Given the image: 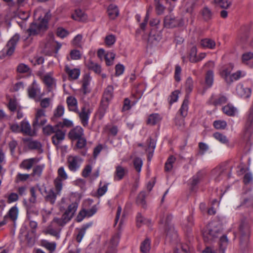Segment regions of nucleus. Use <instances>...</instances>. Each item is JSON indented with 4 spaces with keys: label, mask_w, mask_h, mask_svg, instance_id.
Segmentation results:
<instances>
[{
    "label": "nucleus",
    "mask_w": 253,
    "mask_h": 253,
    "mask_svg": "<svg viewBox=\"0 0 253 253\" xmlns=\"http://www.w3.org/2000/svg\"><path fill=\"white\" fill-rule=\"evenodd\" d=\"M43 133L46 135H54L51 137L52 143L58 146L65 137V132L58 128L57 125L52 126L48 125L42 128Z\"/></svg>",
    "instance_id": "nucleus-1"
},
{
    "label": "nucleus",
    "mask_w": 253,
    "mask_h": 253,
    "mask_svg": "<svg viewBox=\"0 0 253 253\" xmlns=\"http://www.w3.org/2000/svg\"><path fill=\"white\" fill-rule=\"evenodd\" d=\"M78 207L77 203H73L70 205L67 210L63 214L61 218H54L52 222H54L57 227L62 228L68 223L73 217Z\"/></svg>",
    "instance_id": "nucleus-2"
},
{
    "label": "nucleus",
    "mask_w": 253,
    "mask_h": 253,
    "mask_svg": "<svg viewBox=\"0 0 253 253\" xmlns=\"http://www.w3.org/2000/svg\"><path fill=\"white\" fill-rule=\"evenodd\" d=\"M220 230L215 222L209 223L203 232V239L206 243H211L214 238L217 237Z\"/></svg>",
    "instance_id": "nucleus-3"
},
{
    "label": "nucleus",
    "mask_w": 253,
    "mask_h": 253,
    "mask_svg": "<svg viewBox=\"0 0 253 253\" xmlns=\"http://www.w3.org/2000/svg\"><path fill=\"white\" fill-rule=\"evenodd\" d=\"M54 184L56 192H54L53 189L45 191L46 193V195L44 197L45 200L52 205L55 203L56 197L58 195H60L63 186L62 182H61L59 178H56L54 180Z\"/></svg>",
    "instance_id": "nucleus-4"
},
{
    "label": "nucleus",
    "mask_w": 253,
    "mask_h": 253,
    "mask_svg": "<svg viewBox=\"0 0 253 253\" xmlns=\"http://www.w3.org/2000/svg\"><path fill=\"white\" fill-rule=\"evenodd\" d=\"M47 21L42 19L38 23H32L27 29L26 32L29 36L36 35L41 31H45L47 29Z\"/></svg>",
    "instance_id": "nucleus-5"
},
{
    "label": "nucleus",
    "mask_w": 253,
    "mask_h": 253,
    "mask_svg": "<svg viewBox=\"0 0 253 253\" xmlns=\"http://www.w3.org/2000/svg\"><path fill=\"white\" fill-rule=\"evenodd\" d=\"M20 40V35L15 34L7 42L1 51V53L7 56L11 55L15 51L16 46Z\"/></svg>",
    "instance_id": "nucleus-6"
},
{
    "label": "nucleus",
    "mask_w": 253,
    "mask_h": 253,
    "mask_svg": "<svg viewBox=\"0 0 253 253\" xmlns=\"http://www.w3.org/2000/svg\"><path fill=\"white\" fill-rule=\"evenodd\" d=\"M171 219L172 215L168 213H166L163 215V217H162L161 222L162 223L165 224L167 236H171L175 238L177 236V235L173 226L170 223V221Z\"/></svg>",
    "instance_id": "nucleus-7"
},
{
    "label": "nucleus",
    "mask_w": 253,
    "mask_h": 253,
    "mask_svg": "<svg viewBox=\"0 0 253 253\" xmlns=\"http://www.w3.org/2000/svg\"><path fill=\"white\" fill-rule=\"evenodd\" d=\"M249 223L246 218L241 220L239 226V230L241 234V244L246 246L249 234Z\"/></svg>",
    "instance_id": "nucleus-8"
},
{
    "label": "nucleus",
    "mask_w": 253,
    "mask_h": 253,
    "mask_svg": "<svg viewBox=\"0 0 253 253\" xmlns=\"http://www.w3.org/2000/svg\"><path fill=\"white\" fill-rule=\"evenodd\" d=\"M83 161V159L79 156H69L67 160L69 169L74 172L77 171L80 168Z\"/></svg>",
    "instance_id": "nucleus-9"
},
{
    "label": "nucleus",
    "mask_w": 253,
    "mask_h": 253,
    "mask_svg": "<svg viewBox=\"0 0 253 253\" xmlns=\"http://www.w3.org/2000/svg\"><path fill=\"white\" fill-rule=\"evenodd\" d=\"M47 122L45 111L43 109H37L35 114V119L33 122V126L36 127L43 126Z\"/></svg>",
    "instance_id": "nucleus-10"
},
{
    "label": "nucleus",
    "mask_w": 253,
    "mask_h": 253,
    "mask_svg": "<svg viewBox=\"0 0 253 253\" xmlns=\"http://www.w3.org/2000/svg\"><path fill=\"white\" fill-rule=\"evenodd\" d=\"M28 96L30 98L36 99L37 97L39 98L43 96V93L41 92V88L39 84L36 81H34L32 84L28 88Z\"/></svg>",
    "instance_id": "nucleus-11"
},
{
    "label": "nucleus",
    "mask_w": 253,
    "mask_h": 253,
    "mask_svg": "<svg viewBox=\"0 0 253 253\" xmlns=\"http://www.w3.org/2000/svg\"><path fill=\"white\" fill-rule=\"evenodd\" d=\"M180 19L175 17L172 14L166 15L164 19V26L167 28H173L180 26Z\"/></svg>",
    "instance_id": "nucleus-12"
},
{
    "label": "nucleus",
    "mask_w": 253,
    "mask_h": 253,
    "mask_svg": "<svg viewBox=\"0 0 253 253\" xmlns=\"http://www.w3.org/2000/svg\"><path fill=\"white\" fill-rule=\"evenodd\" d=\"M61 228L57 227L54 222H51L50 224L43 230L44 234L50 235L56 238V239H59L60 237V232Z\"/></svg>",
    "instance_id": "nucleus-13"
},
{
    "label": "nucleus",
    "mask_w": 253,
    "mask_h": 253,
    "mask_svg": "<svg viewBox=\"0 0 253 253\" xmlns=\"http://www.w3.org/2000/svg\"><path fill=\"white\" fill-rule=\"evenodd\" d=\"M54 42L52 37L49 39H47L43 41L41 44V47L42 48V51L46 55H51L54 49Z\"/></svg>",
    "instance_id": "nucleus-14"
},
{
    "label": "nucleus",
    "mask_w": 253,
    "mask_h": 253,
    "mask_svg": "<svg viewBox=\"0 0 253 253\" xmlns=\"http://www.w3.org/2000/svg\"><path fill=\"white\" fill-rule=\"evenodd\" d=\"M227 169L226 166H218L212 170L211 176L215 181H219L225 175Z\"/></svg>",
    "instance_id": "nucleus-15"
},
{
    "label": "nucleus",
    "mask_w": 253,
    "mask_h": 253,
    "mask_svg": "<svg viewBox=\"0 0 253 253\" xmlns=\"http://www.w3.org/2000/svg\"><path fill=\"white\" fill-rule=\"evenodd\" d=\"M90 113L91 111L90 109L86 107H83L81 109V111L79 113V116L81 123L84 127L88 126Z\"/></svg>",
    "instance_id": "nucleus-16"
},
{
    "label": "nucleus",
    "mask_w": 253,
    "mask_h": 253,
    "mask_svg": "<svg viewBox=\"0 0 253 253\" xmlns=\"http://www.w3.org/2000/svg\"><path fill=\"white\" fill-rule=\"evenodd\" d=\"M84 134L83 128L80 126H77L69 131L68 136L72 140H76L83 137Z\"/></svg>",
    "instance_id": "nucleus-17"
},
{
    "label": "nucleus",
    "mask_w": 253,
    "mask_h": 253,
    "mask_svg": "<svg viewBox=\"0 0 253 253\" xmlns=\"http://www.w3.org/2000/svg\"><path fill=\"white\" fill-rule=\"evenodd\" d=\"M236 93L237 94L244 98H248L250 96L251 94V90L250 88L244 87L242 84H239L236 86Z\"/></svg>",
    "instance_id": "nucleus-18"
},
{
    "label": "nucleus",
    "mask_w": 253,
    "mask_h": 253,
    "mask_svg": "<svg viewBox=\"0 0 253 253\" xmlns=\"http://www.w3.org/2000/svg\"><path fill=\"white\" fill-rule=\"evenodd\" d=\"M18 208L16 205H15L9 209L8 212L4 216V219L5 220L7 218H9L11 221L15 222L18 218Z\"/></svg>",
    "instance_id": "nucleus-19"
},
{
    "label": "nucleus",
    "mask_w": 253,
    "mask_h": 253,
    "mask_svg": "<svg viewBox=\"0 0 253 253\" xmlns=\"http://www.w3.org/2000/svg\"><path fill=\"white\" fill-rule=\"evenodd\" d=\"M206 57V53H200L197 54V49L195 47L191 48V62L196 63L203 60Z\"/></svg>",
    "instance_id": "nucleus-20"
},
{
    "label": "nucleus",
    "mask_w": 253,
    "mask_h": 253,
    "mask_svg": "<svg viewBox=\"0 0 253 253\" xmlns=\"http://www.w3.org/2000/svg\"><path fill=\"white\" fill-rule=\"evenodd\" d=\"M109 102L101 100L100 105L99 107L97 115L99 120H101L104 116L108 108Z\"/></svg>",
    "instance_id": "nucleus-21"
},
{
    "label": "nucleus",
    "mask_w": 253,
    "mask_h": 253,
    "mask_svg": "<svg viewBox=\"0 0 253 253\" xmlns=\"http://www.w3.org/2000/svg\"><path fill=\"white\" fill-rule=\"evenodd\" d=\"M119 241V238L118 235L113 236L111 239L108 249L106 253H115L116 248L117 246Z\"/></svg>",
    "instance_id": "nucleus-22"
},
{
    "label": "nucleus",
    "mask_w": 253,
    "mask_h": 253,
    "mask_svg": "<svg viewBox=\"0 0 253 253\" xmlns=\"http://www.w3.org/2000/svg\"><path fill=\"white\" fill-rule=\"evenodd\" d=\"M65 70L68 74L69 78L72 80L77 79L80 75V71L79 69L76 68L70 69L67 65L65 66Z\"/></svg>",
    "instance_id": "nucleus-23"
},
{
    "label": "nucleus",
    "mask_w": 253,
    "mask_h": 253,
    "mask_svg": "<svg viewBox=\"0 0 253 253\" xmlns=\"http://www.w3.org/2000/svg\"><path fill=\"white\" fill-rule=\"evenodd\" d=\"M203 176V173L199 171L193 176L192 182L191 183V192L195 191L197 189V185L199 183L200 180Z\"/></svg>",
    "instance_id": "nucleus-24"
},
{
    "label": "nucleus",
    "mask_w": 253,
    "mask_h": 253,
    "mask_svg": "<svg viewBox=\"0 0 253 253\" xmlns=\"http://www.w3.org/2000/svg\"><path fill=\"white\" fill-rule=\"evenodd\" d=\"M114 87L112 85L107 86L104 90L102 100L110 102L113 96Z\"/></svg>",
    "instance_id": "nucleus-25"
},
{
    "label": "nucleus",
    "mask_w": 253,
    "mask_h": 253,
    "mask_svg": "<svg viewBox=\"0 0 253 253\" xmlns=\"http://www.w3.org/2000/svg\"><path fill=\"white\" fill-rule=\"evenodd\" d=\"M222 110L224 114L229 116H233L237 113V109L231 104L224 106Z\"/></svg>",
    "instance_id": "nucleus-26"
},
{
    "label": "nucleus",
    "mask_w": 253,
    "mask_h": 253,
    "mask_svg": "<svg viewBox=\"0 0 253 253\" xmlns=\"http://www.w3.org/2000/svg\"><path fill=\"white\" fill-rule=\"evenodd\" d=\"M108 15L111 19H114L117 17L119 14V11L117 5L111 4L108 8Z\"/></svg>",
    "instance_id": "nucleus-27"
},
{
    "label": "nucleus",
    "mask_w": 253,
    "mask_h": 253,
    "mask_svg": "<svg viewBox=\"0 0 253 253\" xmlns=\"http://www.w3.org/2000/svg\"><path fill=\"white\" fill-rule=\"evenodd\" d=\"M90 81V77L88 75H86L84 77L82 81V87L81 90L84 94L89 92L90 91L88 88Z\"/></svg>",
    "instance_id": "nucleus-28"
},
{
    "label": "nucleus",
    "mask_w": 253,
    "mask_h": 253,
    "mask_svg": "<svg viewBox=\"0 0 253 253\" xmlns=\"http://www.w3.org/2000/svg\"><path fill=\"white\" fill-rule=\"evenodd\" d=\"M67 103L69 109L73 112L77 111V101L76 99L72 96H69L67 99Z\"/></svg>",
    "instance_id": "nucleus-29"
},
{
    "label": "nucleus",
    "mask_w": 253,
    "mask_h": 253,
    "mask_svg": "<svg viewBox=\"0 0 253 253\" xmlns=\"http://www.w3.org/2000/svg\"><path fill=\"white\" fill-rule=\"evenodd\" d=\"M213 72L210 70H208L205 75V84L207 87H211L213 83Z\"/></svg>",
    "instance_id": "nucleus-30"
},
{
    "label": "nucleus",
    "mask_w": 253,
    "mask_h": 253,
    "mask_svg": "<svg viewBox=\"0 0 253 253\" xmlns=\"http://www.w3.org/2000/svg\"><path fill=\"white\" fill-rule=\"evenodd\" d=\"M201 14L203 19L209 21L212 17L213 13L211 10L207 6H205L201 10Z\"/></svg>",
    "instance_id": "nucleus-31"
},
{
    "label": "nucleus",
    "mask_w": 253,
    "mask_h": 253,
    "mask_svg": "<svg viewBox=\"0 0 253 253\" xmlns=\"http://www.w3.org/2000/svg\"><path fill=\"white\" fill-rule=\"evenodd\" d=\"M36 161L35 158L26 159L20 164V167L24 169H30L32 168Z\"/></svg>",
    "instance_id": "nucleus-32"
},
{
    "label": "nucleus",
    "mask_w": 253,
    "mask_h": 253,
    "mask_svg": "<svg viewBox=\"0 0 253 253\" xmlns=\"http://www.w3.org/2000/svg\"><path fill=\"white\" fill-rule=\"evenodd\" d=\"M127 172V170L126 169H125L121 166H118L116 168L115 171L116 176L115 178L118 180L122 179Z\"/></svg>",
    "instance_id": "nucleus-33"
},
{
    "label": "nucleus",
    "mask_w": 253,
    "mask_h": 253,
    "mask_svg": "<svg viewBox=\"0 0 253 253\" xmlns=\"http://www.w3.org/2000/svg\"><path fill=\"white\" fill-rule=\"evenodd\" d=\"M231 69L228 68H224L220 72V75L224 79L225 81L228 84H231L230 72Z\"/></svg>",
    "instance_id": "nucleus-34"
},
{
    "label": "nucleus",
    "mask_w": 253,
    "mask_h": 253,
    "mask_svg": "<svg viewBox=\"0 0 253 253\" xmlns=\"http://www.w3.org/2000/svg\"><path fill=\"white\" fill-rule=\"evenodd\" d=\"M162 119L161 117L158 114H152L149 116L147 123L151 125H155L159 123Z\"/></svg>",
    "instance_id": "nucleus-35"
},
{
    "label": "nucleus",
    "mask_w": 253,
    "mask_h": 253,
    "mask_svg": "<svg viewBox=\"0 0 253 253\" xmlns=\"http://www.w3.org/2000/svg\"><path fill=\"white\" fill-rule=\"evenodd\" d=\"M146 197V194L145 192L141 191L139 193L138 195L137 196L136 199V203L137 204L141 206L143 208H146V201L145 198Z\"/></svg>",
    "instance_id": "nucleus-36"
},
{
    "label": "nucleus",
    "mask_w": 253,
    "mask_h": 253,
    "mask_svg": "<svg viewBox=\"0 0 253 253\" xmlns=\"http://www.w3.org/2000/svg\"><path fill=\"white\" fill-rule=\"evenodd\" d=\"M86 66L89 70L93 71L96 73L99 74L101 73V69L100 66L91 60H89L86 63Z\"/></svg>",
    "instance_id": "nucleus-37"
},
{
    "label": "nucleus",
    "mask_w": 253,
    "mask_h": 253,
    "mask_svg": "<svg viewBox=\"0 0 253 253\" xmlns=\"http://www.w3.org/2000/svg\"><path fill=\"white\" fill-rule=\"evenodd\" d=\"M188 106L189 101L187 98H185L184 100L183 103L181 106V108L179 110V112L181 115L183 117L186 116L188 114Z\"/></svg>",
    "instance_id": "nucleus-38"
},
{
    "label": "nucleus",
    "mask_w": 253,
    "mask_h": 253,
    "mask_svg": "<svg viewBox=\"0 0 253 253\" xmlns=\"http://www.w3.org/2000/svg\"><path fill=\"white\" fill-rule=\"evenodd\" d=\"M201 45L206 48L213 49L215 46V42L211 39H205L201 41Z\"/></svg>",
    "instance_id": "nucleus-39"
},
{
    "label": "nucleus",
    "mask_w": 253,
    "mask_h": 253,
    "mask_svg": "<svg viewBox=\"0 0 253 253\" xmlns=\"http://www.w3.org/2000/svg\"><path fill=\"white\" fill-rule=\"evenodd\" d=\"M72 17L75 20L82 21L86 18L84 13L81 9H77L72 15Z\"/></svg>",
    "instance_id": "nucleus-40"
},
{
    "label": "nucleus",
    "mask_w": 253,
    "mask_h": 253,
    "mask_svg": "<svg viewBox=\"0 0 253 253\" xmlns=\"http://www.w3.org/2000/svg\"><path fill=\"white\" fill-rule=\"evenodd\" d=\"M229 240L226 235H224L220 237L219 240V247L220 249L221 250L222 253H224L225 249L228 245Z\"/></svg>",
    "instance_id": "nucleus-41"
},
{
    "label": "nucleus",
    "mask_w": 253,
    "mask_h": 253,
    "mask_svg": "<svg viewBox=\"0 0 253 253\" xmlns=\"http://www.w3.org/2000/svg\"><path fill=\"white\" fill-rule=\"evenodd\" d=\"M30 211L29 210H27V217L28 220H30L29 221V226L30 228H31V231H29L31 232L32 234H35L36 233V229L38 226V223L37 222L32 220L31 219V216L30 215Z\"/></svg>",
    "instance_id": "nucleus-42"
},
{
    "label": "nucleus",
    "mask_w": 253,
    "mask_h": 253,
    "mask_svg": "<svg viewBox=\"0 0 253 253\" xmlns=\"http://www.w3.org/2000/svg\"><path fill=\"white\" fill-rule=\"evenodd\" d=\"M213 137L220 143L228 144V140L227 139L226 136L224 135L219 133V132H215L213 134Z\"/></svg>",
    "instance_id": "nucleus-43"
},
{
    "label": "nucleus",
    "mask_w": 253,
    "mask_h": 253,
    "mask_svg": "<svg viewBox=\"0 0 253 253\" xmlns=\"http://www.w3.org/2000/svg\"><path fill=\"white\" fill-rule=\"evenodd\" d=\"M150 250V241L146 239L143 241L140 246V251L142 253H147Z\"/></svg>",
    "instance_id": "nucleus-44"
},
{
    "label": "nucleus",
    "mask_w": 253,
    "mask_h": 253,
    "mask_svg": "<svg viewBox=\"0 0 253 253\" xmlns=\"http://www.w3.org/2000/svg\"><path fill=\"white\" fill-rule=\"evenodd\" d=\"M115 57V54L112 52H108L105 55L106 64L107 66H111L113 64Z\"/></svg>",
    "instance_id": "nucleus-45"
},
{
    "label": "nucleus",
    "mask_w": 253,
    "mask_h": 253,
    "mask_svg": "<svg viewBox=\"0 0 253 253\" xmlns=\"http://www.w3.org/2000/svg\"><path fill=\"white\" fill-rule=\"evenodd\" d=\"M43 82L49 88H52L55 86V81L53 78L48 75L44 77Z\"/></svg>",
    "instance_id": "nucleus-46"
},
{
    "label": "nucleus",
    "mask_w": 253,
    "mask_h": 253,
    "mask_svg": "<svg viewBox=\"0 0 253 253\" xmlns=\"http://www.w3.org/2000/svg\"><path fill=\"white\" fill-rule=\"evenodd\" d=\"M20 131L25 134H30L31 132L30 124L28 122L22 121L21 123Z\"/></svg>",
    "instance_id": "nucleus-47"
},
{
    "label": "nucleus",
    "mask_w": 253,
    "mask_h": 253,
    "mask_svg": "<svg viewBox=\"0 0 253 253\" xmlns=\"http://www.w3.org/2000/svg\"><path fill=\"white\" fill-rule=\"evenodd\" d=\"M35 235V234H32L31 232L30 231H28L25 235L27 244L28 246L32 247L34 245L35 242V239L34 237Z\"/></svg>",
    "instance_id": "nucleus-48"
},
{
    "label": "nucleus",
    "mask_w": 253,
    "mask_h": 253,
    "mask_svg": "<svg viewBox=\"0 0 253 253\" xmlns=\"http://www.w3.org/2000/svg\"><path fill=\"white\" fill-rule=\"evenodd\" d=\"M23 140L25 142L29 141L28 146L31 149H40L42 146L41 144L37 141L30 140L27 139H24Z\"/></svg>",
    "instance_id": "nucleus-49"
},
{
    "label": "nucleus",
    "mask_w": 253,
    "mask_h": 253,
    "mask_svg": "<svg viewBox=\"0 0 253 253\" xmlns=\"http://www.w3.org/2000/svg\"><path fill=\"white\" fill-rule=\"evenodd\" d=\"M43 167V165L36 166L33 168L32 175L33 176H37V177H39L42 174Z\"/></svg>",
    "instance_id": "nucleus-50"
},
{
    "label": "nucleus",
    "mask_w": 253,
    "mask_h": 253,
    "mask_svg": "<svg viewBox=\"0 0 253 253\" xmlns=\"http://www.w3.org/2000/svg\"><path fill=\"white\" fill-rule=\"evenodd\" d=\"M58 177L62 181V180H66L68 178V175L63 167H60L58 169Z\"/></svg>",
    "instance_id": "nucleus-51"
},
{
    "label": "nucleus",
    "mask_w": 253,
    "mask_h": 253,
    "mask_svg": "<svg viewBox=\"0 0 253 253\" xmlns=\"http://www.w3.org/2000/svg\"><path fill=\"white\" fill-rule=\"evenodd\" d=\"M142 165L143 162L140 158H136L133 160V165L134 168L138 172H140L141 171Z\"/></svg>",
    "instance_id": "nucleus-52"
},
{
    "label": "nucleus",
    "mask_w": 253,
    "mask_h": 253,
    "mask_svg": "<svg viewBox=\"0 0 253 253\" xmlns=\"http://www.w3.org/2000/svg\"><path fill=\"white\" fill-rule=\"evenodd\" d=\"M42 245L48 250L52 252L55 250L56 248V243L54 242H49L47 241H43L42 242Z\"/></svg>",
    "instance_id": "nucleus-53"
},
{
    "label": "nucleus",
    "mask_w": 253,
    "mask_h": 253,
    "mask_svg": "<svg viewBox=\"0 0 253 253\" xmlns=\"http://www.w3.org/2000/svg\"><path fill=\"white\" fill-rule=\"evenodd\" d=\"M64 113V108L62 105H58L54 111V117L59 118L61 117Z\"/></svg>",
    "instance_id": "nucleus-54"
},
{
    "label": "nucleus",
    "mask_w": 253,
    "mask_h": 253,
    "mask_svg": "<svg viewBox=\"0 0 253 253\" xmlns=\"http://www.w3.org/2000/svg\"><path fill=\"white\" fill-rule=\"evenodd\" d=\"M147 150L149 153H153L156 147V141L154 139L150 137L147 140Z\"/></svg>",
    "instance_id": "nucleus-55"
},
{
    "label": "nucleus",
    "mask_w": 253,
    "mask_h": 253,
    "mask_svg": "<svg viewBox=\"0 0 253 253\" xmlns=\"http://www.w3.org/2000/svg\"><path fill=\"white\" fill-rule=\"evenodd\" d=\"M214 1L222 8H227L231 5V2L228 0H214Z\"/></svg>",
    "instance_id": "nucleus-56"
},
{
    "label": "nucleus",
    "mask_w": 253,
    "mask_h": 253,
    "mask_svg": "<svg viewBox=\"0 0 253 253\" xmlns=\"http://www.w3.org/2000/svg\"><path fill=\"white\" fill-rule=\"evenodd\" d=\"M58 128H63L64 127H70L73 126V122L67 119H64L62 122H59L57 124Z\"/></svg>",
    "instance_id": "nucleus-57"
},
{
    "label": "nucleus",
    "mask_w": 253,
    "mask_h": 253,
    "mask_svg": "<svg viewBox=\"0 0 253 253\" xmlns=\"http://www.w3.org/2000/svg\"><path fill=\"white\" fill-rule=\"evenodd\" d=\"M179 91L178 90L173 91L169 96L168 99L169 103L171 105L173 103L177 101L178 98Z\"/></svg>",
    "instance_id": "nucleus-58"
},
{
    "label": "nucleus",
    "mask_w": 253,
    "mask_h": 253,
    "mask_svg": "<svg viewBox=\"0 0 253 253\" xmlns=\"http://www.w3.org/2000/svg\"><path fill=\"white\" fill-rule=\"evenodd\" d=\"M19 199V196L16 193H11L7 197V202L9 204L15 202Z\"/></svg>",
    "instance_id": "nucleus-59"
},
{
    "label": "nucleus",
    "mask_w": 253,
    "mask_h": 253,
    "mask_svg": "<svg viewBox=\"0 0 253 253\" xmlns=\"http://www.w3.org/2000/svg\"><path fill=\"white\" fill-rule=\"evenodd\" d=\"M199 154L203 155L209 149L208 144L204 142H200L199 143Z\"/></svg>",
    "instance_id": "nucleus-60"
},
{
    "label": "nucleus",
    "mask_w": 253,
    "mask_h": 253,
    "mask_svg": "<svg viewBox=\"0 0 253 253\" xmlns=\"http://www.w3.org/2000/svg\"><path fill=\"white\" fill-rule=\"evenodd\" d=\"M245 75L244 72L241 71H238L236 73L231 75L230 78L231 80V83L234 81L239 80L241 77L244 76Z\"/></svg>",
    "instance_id": "nucleus-61"
},
{
    "label": "nucleus",
    "mask_w": 253,
    "mask_h": 253,
    "mask_svg": "<svg viewBox=\"0 0 253 253\" xmlns=\"http://www.w3.org/2000/svg\"><path fill=\"white\" fill-rule=\"evenodd\" d=\"M76 140H77V142L76 146L78 148L82 149L86 145V140L84 136L77 139Z\"/></svg>",
    "instance_id": "nucleus-62"
},
{
    "label": "nucleus",
    "mask_w": 253,
    "mask_h": 253,
    "mask_svg": "<svg viewBox=\"0 0 253 253\" xmlns=\"http://www.w3.org/2000/svg\"><path fill=\"white\" fill-rule=\"evenodd\" d=\"M213 126L216 129H224L227 124L224 121H215L213 122Z\"/></svg>",
    "instance_id": "nucleus-63"
},
{
    "label": "nucleus",
    "mask_w": 253,
    "mask_h": 253,
    "mask_svg": "<svg viewBox=\"0 0 253 253\" xmlns=\"http://www.w3.org/2000/svg\"><path fill=\"white\" fill-rule=\"evenodd\" d=\"M83 37L81 35H77L72 41L74 45L77 47H81L82 45Z\"/></svg>",
    "instance_id": "nucleus-64"
}]
</instances>
